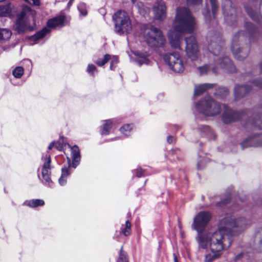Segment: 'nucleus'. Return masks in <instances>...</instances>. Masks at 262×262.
<instances>
[{
    "label": "nucleus",
    "instance_id": "obj_26",
    "mask_svg": "<svg viewBox=\"0 0 262 262\" xmlns=\"http://www.w3.org/2000/svg\"><path fill=\"white\" fill-rule=\"evenodd\" d=\"M12 35L11 31L7 29H0V40L9 39Z\"/></svg>",
    "mask_w": 262,
    "mask_h": 262
},
{
    "label": "nucleus",
    "instance_id": "obj_44",
    "mask_svg": "<svg viewBox=\"0 0 262 262\" xmlns=\"http://www.w3.org/2000/svg\"><path fill=\"white\" fill-rule=\"evenodd\" d=\"M58 181L60 185H64L67 183V178L61 176L60 178L59 179Z\"/></svg>",
    "mask_w": 262,
    "mask_h": 262
},
{
    "label": "nucleus",
    "instance_id": "obj_39",
    "mask_svg": "<svg viewBox=\"0 0 262 262\" xmlns=\"http://www.w3.org/2000/svg\"><path fill=\"white\" fill-rule=\"evenodd\" d=\"M132 3L136 7L139 11V12L141 13V10L143 8V5L142 3L141 2L140 0H131Z\"/></svg>",
    "mask_w": 262,
    "mask_h": 262
},
{
    "label": "nucleus",
    "instance_id": "obj_40",
    "mask_svg": "<svg viewBox=\"0 0 262 262\" xmlns=\"http://www.w3.org/2000/svg\"><path fill=\"white\" fill-rule=\"evenodd\" d=\"M210 2L211 4L212 13L214 15L218 8L217 5L216 0H210Z\"/></svg>",
    "mask_w": 262,
    "mask_h": 262
},
{
    "label": "nucleus",
    "instance_id": "obj_46",
    "mask_svg": "<svg viewBox=\"0 0 262 262\" xmlns=\"http://www.w3.org/2000/svg\"><path fill=\"white\" fill-rule=\"evenodd\" d=\"M55 146L57 150H61L62 148V144L60 142L55 143Z\"/></svg>",
    "mask_w": 262,
    "mask_h": 262
},
{
    "label": "nucleus",
    "instance_id": "obj_56",
    "mask_svg": "<svg viewBox=\"0 0 262 262\" xmlns=\"http://www.w3.org/2000/svg\"><path fill=\"white\" fill-rule=\"evenodd\" d=\"M260 6H262V1L260 2Z\"/></svg>",
    "mask_w": 262,
    "mask_h": 262
},
{
    "label": "nucleus",
    "instance_id": "obj_5",
    "mask_svg": "<svg viewBox=\"0 0 262 262\" xmlns=\"http://www.w3.org/2000/svg\"><path fill=\"white\" fill-rule=\"evenodd\" d=\"M142 34L146 42L151 47H162L165 42V37L161 30L153 26H144Z\"/></svg>",
    "mask_w": 262,
    "mask_h": 262
},
{
    "label": "nucleus",
    "instance_id": "obj_4",
    "mask_svg": "<svg viewBox=\"0 0 262 262\" xmlns=\"http://www.w3.org/2000/svg\"><path fill=\"white\" fill-rule=\"evenodd\" d=\"M245 28L247 32L244 33L243 31L238 32L234 35L232 39V52L235 58L239 60L245 59L247 57L249 51V48L241 47L242 42L245 39V37H247L251 41L253 38L256 36L258 34L256 28L251 23H246Z\"/></svg>",
    "mask_w": 262,
    "mask_h": 262
},
{
    "label": "nucleus",
    "instance_id": "obj_34",
    "mask_svg": "<svg viewBox=\"0 0 262 262\" xmlns=\"http://www.w3.org/2000/svg\"><path fill=\"white\" fill-rule=\"evenodd\" d=\"M199 130L201 133H204L208 137L209 136V134L212 133L210 128L207 125H201V126L199 127Z\"/></svg>",
    "mask_w": 262,
    "mask_h": 262
},
{
    "label": "nucleus",
    "instance_id": "obj_17",
    "mask_svg": "<svg viewBox=\"0 0 262 262\" xmlns=\"http://www.w3.org/2000/svg\"><path fill=\"white\" fill-rule=\"evenodd\" d=\"M218 248L216 250L213 248L211 249V252L205 256V262H212L221 255V251L224 249V247H218Z\"/></svg>",
    "mask_w": 262,
    "mask_h": 262
},
{
    "label": "nucleus",
    "instance_id": "obj_2",
    "mask_svg": "<svg viewBox=\"0 0 262 262\" xmlns=\"http://www.w3.org/2000/svg\"><path fill=\"white\" fill-rule=\"evenodd\" d=\"M196 21L190 11L185 7L177 9L173 27L168 34L171 46L180 49L183 35L192 33L195 29Z\"/></svg>",
    "mask_w": 262,
    "mask_h": 262
},
{
    "label": "nucleus",
    "instance_id": "obj_21",
    "mask_svg": "<svg viewBox=\"0 0 262 262\" xmlns=\"http://www.w3.org/2000/svg\"><path fill=\"white\" fill-rule=\"evenodd\" d=\"M24 204L30 207L34 208L38 206H41L45 204L43 200L40 199H33L26 201Z\"/></svg>",
    "mask_w": 262,
    "mask_h": 262
},
{
    "label": "nucleus",
    "instance_id": "obj_16",
    "mask_svg": "<svg viewBox=\"0 0 262 262\" xmlns=\"http://www.w3.org/2000/svg\"><path fill=\"white\" fill-rule=\"evenodd\" d=\"M67 145L68 147L71 148V154L72 155L73 162L72 164V166L74 168H76L80 159V151L79 148L76 145H74L72 147L69 144Z\"/></svg>",
    "mask_w": 262,
    "mask_h": 262
},
{
    "label": "nucleus",
    "instance_id": "obj_7",
    "mask_svg": "<svg viewBox=\"0 0 262 262\" xmlns=\"http://www.w3.org/2000/svg\"><path fill=\"white\" fill-rule=\"evenodd\" d=\"M113 18L115 20V31L119 35L128 34L132 30V25L128 13L120 10L116 12Z\"/></svg>",
    "mask_w": 262,
    "mask_h": 262
},
{
    "label": "nucleus",
    "instance_id": "obj_57",
    "mask_svg": "<svg viewBox=\"0 0 262 262\" xmlns=\"http://www.w3.org/2000/svg\"><path fill=\"white\" fill-rule=\"evenodd\" d=\"M203 247V248H207L208 247H205V246H203V247Z\"/></svg>",
    "mask_w": 262,
    "mask_h": 262
},
{
    "label": "nucleus",
    "instance_id": "obj_32",
    "mask_svg": "<svg viewBox=\"0 0 262 262\" xmlns=\"http://www.w3.org/2000/svg\"><path fill=\"white\" fill-rule=\"evenodd\" d=\"M24 69L21 67H16L13 71V76L17 78H20L24 74Z\"/></svg>",
    "mask_w": 262,
    "mask_h": 262
},
{
    "label": "nucleus",
    "instance_id": "obj_10",
    "mask_svg": "<svg viewBox=\"0 0 262 262\" xmlns=\"http://www.w3.org/2000/svg\"><path fill=\"white\" fill-rule=\"evenodd\" d=\"M170 69L175 73H180L184 71L185 67L181 57L178 52L166 54L164 57Z\"/></svg>",
    "mask_w": 262,
    "mask_h": 262
},
{
    "label": "nucleus",
    "instance_id": "obj_11",
    "mask_svg": "<svg viewBox=\"0 0 262 262\" xmlns=\"http://www.w3.org/2000/svg\"><path fill=\"white\" fill-rule=\"evenodd\" d=\"M186 52L188 57L191 60H196L199 56L198 45L194 36H190L185 38Z\"/></svg>",
    "mask_w": 262,
    "mask_h": 262
},
{
    "label": "nucleus",
    "instance_id": "obj_12",
    "mask_svg": "<svg viewBox=\"0 0 262 262\" xmlns=\"http://www.w3.org/2000/svg\"><path fill=\"white\" fill-rule=\"evenodd\" d=\"M43 164L41 168V175L43 181L42 183L48 186H51L52 182L50 178L51 176V158L48 153H46L41 158Z\"/></svg>",
    "mask_w": 262,
    "mask_h": 262
},
{
    "label": "nucleus",
    "instance_id": "obj_41",
    "mask_svg": "<svg viewBox=\"0 0 262 262\" xmlns=\"http://www.w3.org/2000/svg\"><path fill=\"white\" fill-rule=\"evenodd\" d=\"M95 71H96V67L94 64H89L87 68L88 73L92 75Z\"/></svg>",
    "mask_w": 262,
    "mask_h": 262
},
{
    "label": "nucleus",
    "instance_id": "obj_33",
    "mask_svg": "<svg viewBox=\"0 0 262 262\" xmlns=\"http://www.w3.org/2000/svg\"><path fill=\"white\" fill-rule=\"evenodd\" d=\"M68 166L67 167L65 166L61 169V176H63L66 178H67L68 176H69L70 175L69 169L71 167L70 159L69 158H68Z\"/></svg>",
    "mask_w": 262,
    "mask_h": 262
},
{
    "label": "nucleus",
    "instance_id": "obj_47",
    "mask_svg": "<svg viewBox=\"0 0 262 262\" xmlns=\"http://www.w3.org/2000/svg\"><path fill=\"white\" fill-rule=\"evenodd\" d=\"M136 175L138 178L143 176V171L141 169H137Z\"/></svg>",
    "mask_w": 262,
    "mask_h": 262
},
{
    "label": "nucleus",
    "instance_id": "obj_52",
    "mask_svg": "<svg viewBox=\"0 0 262 262\" xmlns=\"http://www.w3.org/2000/svg\"><path fill=\"white\" fill-rule=\"evenodd\" d=\"M54 144H55L54 142H52V143H51L48 146V149H51L53 148V147L54 146Z\"/></svg>",
    "mask_w": 262,
    "mask_h": 262
},
{
    "label": "nucleus",
    "instance_id": "obj_22",
    "mask_svg": "<svg viewBox=\"0 0 262 262\" xmlns=\"http://www.w3.org/2000/svg\"><path fill=\"white\" fill-rule=\"evenodd\" d=\"M229 94V91L226 88H219L216 89L214 95L219 99L225 98Z\"/></svg>",
    "mask_w": 262,
    "mask_h": 262
},
{
    "label": "nucleus",
    "instance_id": "obj_36",
    "mask_svg": "<svg viewBox=\"0 0 262 262\" xmlns=\"http://www.w3.org/2000/svg\"><path fill=\"white\" fill-rule=\"evenodd\" d=\"M199 73L200 75H203L206 74L209 70V67L208 64H205L203 66L199 67L197 68Z\"/></svg>",
    "mask_w": 262,
    "mask_h": 262
},
{
    "label": "nucleus",
    "instance_id": "obj_27",
    "mask_svg": "<svg viewBox=\"0 0 262 262\" xmlns=\"http://www.w3.org/2000/svg\"><path fill=\"white\" fill-rule=\"evenodd\" d=\"M112 121L111 120H106L105 124L103 125L101 134L102 135H107L110 132V130L112 128Z\"/></svg>",
    "mask_w": 262,
    "mask_h": 262
},
{
    "label": "nucleus",
    "instance_id": "obj_42",
    "mask_svg": "<svg viewBox=\"0 0 262 262\" xmlns=\"http://www.w3.org/2000/svg\"><path fill=\"white\" fill-rule=\"evenodd\" d=\"M202 0H187L188 5H199L202 3Z\"/></svg>",
    "mask_w": 262,
    "mask_h": 262
},
{
    "label": "nucleus",
    "instance_id": "obj_35",
    "mask_svg": "<svg viewBox=\"0 0 262 262\" xmlns=\"http://www.w3.org/2000/svg\"><path fill=\"white\" fill-rule=\"evenodd\" d=\"M111 56L108 54H106L103 59L98 60L96 61V64L99 66H102L104 65L110 59Z\"/></svg>",
    "mask_w": 262,
    "mask_h": 262
},
{
    "label": "nucleus",
    "instance_id": "obj_1",
    "mask_svg": "<svg viewBox=\"0 0 262 262\" xmlns=\"http://www.w3.org/2000/svg\"><path fill=\"white\" fill-rule=\"evenodd\" d=\"M211 216V214L208 211H200L193 219L192 228L198 233L196 240L201 246H231L232 244L231 235L240 233L251 224L250 220L244 217L227 216L221 221L218 231L212 234H203L202 232Z\"/></svg>",
    "mask_w": 262,
    "mask_h": 262
},
{
    "label": "nucleus",
    "instance_id": "obj_50",
    "mask_svg": "<svg viewBox=\"0 0 262 262\" xmlns=\"http://www.w3.org/2000/svg\"><path fill=\"white\" fill-rule=\"evenodd\" d=\"M174 141V139L173 136H169L167 137V142L169 144L173 143V142Z\"/></svg>",
    "mask_w": 262,
    "mask_h": 262
},
{
    "label": "nucleus",
    "instance_id": "obj_14",
    "mask_svg": "<svg viewBox=\"0 0 262 262\" xmlns=\"http://www.w3.org/2000/svg\"><path fill=\"white\" fill-rule=\"evenodd\" d=\"M222 107L224 110L222 119L224 123H229L238 120L242 117L239 112L230 110L226 105H223Z\"/></svg>",
    "mask_w": 262,
    "mask_h": 262
},
{
    "label": "nucleus",
    "instance_id": "obj_3",
    "mask_svg": "<svg viewBox=\"0 0 262 262\" xmlns=\"http://www.w3.org/2000/svg\"><path fill=\"white\" fill-rule=\"evenodd\" d=\"M208 49L215 57L214 58V67L212 68L213 73L216 72V69L221 68L228 72L232 73L235 71V67L231 60L227 56L220 55L222 51V46L223 42L221 38L215 33H209L207 36Z\"/></svg>",
    "mask_w": 262,
    "mask_h": 262
},
{
    "label": "nucleus",
    "instance_id": "obj_6",
    "mask_svg": "<svg viewBox=\"0 0 262 262\" xmlns=\"http://www.w3.org/2000/svg\"><path fill=\"white\" fill-rule=\"evenodd\" d=\"M195 108L199 113L206 116L217 115L222 110V106L209 95H206L203 99L196 103Z\"/></svg>",
    "mask_w": 262,
    "mask_h": 262
},
{
    "label": "nucleus",
    "instance_id": "obj_53",
    "mask_svg": "<svg viewBox=\"0 0 262 262\" xmlns=\"http://www.w3.org/2000/svg\"><path fill=\"white\" fill-rule=\"evenodd\" d=\"M260 72L262 73V61L259 64Z\"/></svg>",
    "mask_w": 262,
    "mask_h": 262
},
{
    "label": "nucleus",
    "instance_id": "obj_8",
    "mask_svg": "<svg viewBox=\"0 0 262 262\" xmlns=\"http://www.w3.org/2000/svg\"><path fill=\"white\" fill-rule=\"evenodd\" d=\"M35 12L27 6L23 7L21 12L17 16V19L14 26V29L18 33H24L28 29H30L29 25V17H33Z\"/></svg>",
    "mask_w": 262,
    "mask_h": 262
},
{
    "label": "nucleus",
    "instance_id": "obj_55",
    "mask_svg": "<svg viewBox=\"0 0 262 262\" xmlns=\"http://www.w3.org/2000/svg\"><path fill=\"white\" fill-rule=\"evenodd\" d=\"M200 165H201V164H200V163H198V167H199V168H200Z\"/></svg>",
    "mask_w": 262,
    "mask_h": 262
},
{
    "label": "nucleus",
    "instance_id": "obj_29",
    "mask_svg": "<svg viewBox=\"0 0 262 262\" xmlns=\"http://www.w3.org/2000/svg\"><path fill=\"white\" fill-rule=\"evenodd\" d=\"M117 262H129L127 255L126 253L123 250L122 247L120 249Z\"/></svg>",
    "mask_w": 262,
    "mask_h": 262
},
{
    "label": "nucleus",
    "instance_id": "obj_20",
    "mask_svg": "<svg viewBox=\"0 0 262 262\" xmlns=\"http://www.w3.org/2000/svg\"><path fill=\"white\" fill-rule=\"evenodd\" d=\"M215 84L212 83H204L196 85L195 86L194 96H198L202 94L207 90L212 89Z\"/></svg>",
    "mask_w": 262,
    "mask_h": 262
},
{
    "label": "nucleus",
    "instance_id": "obj_15",
    "mask_svg": "<svg viewBox=\"0 0 262 262\" xmlns=\"http://www.w3.org/2000/svg\"><path fill=\"white\" fill-rule=\"evenodd\" d=\"M154 18L156 19L163 20L166 15V7L164 2L159 1L153 8Z\"/></svg>",
    "mask_w": 262,
    "mask_h": 262
},
{
    "label": "nucleus",
    "instance_id": "obj_30",
    "mask_svg": "<svg viewBox=\"0 0 262 262\" xmlns=\"http://www.w3.org/2000/svg\"><path fill=\"white\" fill-rule=\"evenodd\" d=\"M252 124L259 129H262V115H258L254 118Z\"/></svg>",
    "mask_w": 262,
    "mask_h": 262
},
{
    "label": "nucleus",
    "instance_id": "obj_43",
    "mask_svg": "<svg viewBox=\"0 0 262 262\" xmlns=\"http://www.w3.org/2000/svg\"><path fill=\"white\" fill-rule=\"evenodd\" d=\"M253 84L257 86L259 88H262V81H259V80H254L252 81Z\"/></svg>",
    "mask_w": 262,
    "mask_h": 262
},
{
    "label": "nucleus",
    "instance_id": "obj_24",
    "mask_svg": "<svg viewBox=\"0 0 262 262\" xmlns=\"http://www.w3.org/2000/svg\"><path fill=\"white\" fill-rule=\"evenodd\" d=\"M137 55L139 56L140 57V59L137 61L139 66L142 64H148L149 63L150 60L147 58L148 54L146 52L137 53Z\"/></svg>",
    "mask_w": 262,
    "mask_h": 262
},
{
    "label": "nucleus",
    "instance_id": "obj_38",
    "mask_svg": "<svg viewBox=\"0 0 262 262\" xmlns=\"http://www.w3.org/2000/svg\"><path fill=\"white\" fill-rule=\"evenodd\" d=\"M78 9L81 15L85 16L87 14L86 6L84 3H80L78 6Z\"/></svg>",
    "mask_w": 262,
    "mask_h": 262
},
{
    "label": "nucleus",
    "instance_id": "obj_9",
    "mask_svg": "<svg viewBox=\"0 0 262 262\" xmlns=\"http://www.w3.org/2000/svg\"><path fill=\"white\" fill-rule=\"evenodd\" d=\"M65 16L59 15L48 20L47 27L43 28L41 31H38L34 35L30 37V39L36 43V41L43 37L50 32L49 28L54 29L57 27H61L64 26Z\"/></svg>",
    "mask_w": 262,
    "mask_h": 262
},
{
    "label": "nucleus",
    "instance_id": "obj_45",
    "mask_svg": "<svg viewBox=\"0 0 262 262\" xmlns=\"http://www.w3.org/2000/svg\"><path fill=\"white\" fill-rule=\"evenodd\" d=\"M118 62V58L116 56L113 57V58L111 61L110 69L113 70V64L114 63H117Z\"/></svg>",
    "mask_w": 262,
    "mask_h": 262
},
{
    "label": "nucleus",
    "instance_id": "obj_13",
    "mask_svg": "<svg viewBox=\"0 0 262 262\" xmlns=\"http://www.w3.org/2000/svg\"><path fill=\"white\" fill-rule=\"evenodd\" d=\"M231 4L232 3L230 0H224L222 5L225 20L230 25H233V23L230 21L232 19L234 20L235 18V16L234 15L235 10V9L231 6Z\"/></svg>",
    "mask_w": 262,
    "mask_h": 262
},
{
    "label": "nucleus",
    "instance_id": "obj_51",
    "mask_svg": "<svg viewBox=\"0 0 262 262\" xmlns=\"http://www.w3.org/2000/svg\"><path fill=\"white\" fill-rule=\"evenodd\" d=\"M178 226H179V228L180 229L181 236H182V237H183L184 233H183V232H182V231L181 230V229H182V225H181V223L180 221H179V220H178Z\"/></svg>",
    "mask_w": 262,
    "mask_h": 262
},
{
    "label": "nucleus",
    "instance_id": "obj_25",
    "mask_svg": "<svg viewBox=\"0 0 262 262\" xmlns=\"http://www.w3.org/2000/svg\"><path fill=\"white\" fill-rule=\"evenodd\" d=\"M11 12V7L10 5L0 6V16H7Z\"/></svg>",
    "mask_w": 262,
    "mask_h": 262
},
{
    "label": "nucleus",
    "instance_id": "obj_37",
    "mask_svg": "<svg viewBox=\"0 0 262 262\" xmlns=\"http://www.w3.org/2000/svg\"><path fill=\"white\" fill-rule=\"evenodd\" d=\"M132 130L129 124H126L120 128V132L125 136H128Z\"/></svg>",
    "mask_w": 262,
    "mask_h": 262
},
{
    "label": "nucleus",
    "instance_id": "obj_48",
    "mask_svg": "<svg viewBox=\"0 0 262 262\" xmlns=\"http://www.w3.org/2000/svg\"><path fill=\"white\" fill-rule=\"evenodd\" d=\"M173 260L174 262H179L178 258L179 257V254L176 253L175 252L173 253Z\"/></svg>",
    "mask_w": 262,
    "mask_h": 262
},
{
    "label": "nucleus",
    "instance_id": "obj_49",
    "mask_svg": "<svg viewBox=\"0 0 262 262\" xmlns=\"http://www.w3.org/2000/svg\"><path fill=\"white\" fill-rule=\"evenodd\" d=\"M228 201H229V199L228 198V199H226L225 200L222 201L220 202L217 203L216 205L218 206H221L222 205V204H223V205L226 204L228 203Z\"/></svg>",
    "mask_w": 262,
    "mask_h": 262
},
{
    "label": "nucleus",
    "instance_id": "obj_23",
    "mask_svg": "<svg viewBox=\"0 0 262 262\" xmlns=\"http://www.w3.org/2000/svg\"><path fill=\"white\" fill-rule=\"evenodd\" d=\"M246 10L248 13V14L249 15V16L253 20L256 21H259L260 19V15L254 11L252 8L246 7H245Z\"/></svg>",
    "mask_w": 262,
    "mask_h": 262
},
{
    "label": "nucleus",
    "instance_id": "obj_18",
    "mask_svg": "<svg viewBox=\"0 0 262 262\" xmlns=\"http://www.w3.org/2000/svg\"><path fill=\"white\" fill-rule=\"evenodd\" d=\"M262 145V142L259 141L255 137L250 136L241 143L243 148L249 146H257Z\"/></svg>",
    "mask_w": 262,
    "mask_h": 262
},
{
    "label": "nucleus",
    "instance_id": "obj_54",
    "mask_svg": "<svg viewBox=\"0 0 262 262\" xmlns=\"http://www.w3.org/2000/svg\"><path fill=\"white\" fill-rule=\"evenodd\" d=\"M73 0H71L70 2L68 3V5H70L71 4V2Z\"/></svg>",
    "mask_w": 262,
    "mask_h": 262
},
{
    "label": "nucleus",
    "instance_id": "obj_19",
    "mask_svg": "<svg viewBox=\"0 0 262 262\" xmlns=\"http://www.w3.org/2000/svg\"><path fill=\"white\" fill-rule=\"evenodd\" d=\"M250 88L246 85H236L234 88V95L236 99H239L244 97L245 94L249 92Z\"/></svg>",
    "mask_w": 262,
    "mask_h": 262
},
{
    "label": "nucleus",
    "instance_id": "obj_28",
    "mask_svg": "<svg viewBox=\"0 0 262 262\" xmlns=\"http://www.w3.org/2000/svg\"><path fill=\"white\" fill-rule=\"evenodd\" d=\"M121 233L125 236L129 235L131 233V223L127 220L126 221L124 227L122 226L121 229Z\"/></svg>",
    "mask_w": 262,
    "mask_h": 262
},
{
    "label": "nucleus",
    "instance_id": "obj_31",
    "mask_svg": "<svg viewBox=\"0 0 262 262\" xmlns=\"http://www.w3.org/2000/svg\"><path fill=\"white\" fill-rule=\"evenodd\" d=\"M255 244L262 245V228L259 229L255 234Z\"/></svg>",
    "mask_w": 262,
    "mask_h": 262
}]
</instances>
